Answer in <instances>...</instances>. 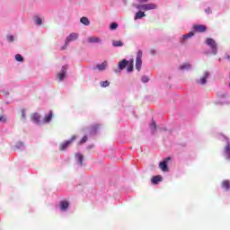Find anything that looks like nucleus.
<instances>
[{"instance_id":"obj_25","label":"nucleus","mask_w":230,"mask_h":230,"mask_svg":"<svg viewBox=\"0 0 230 230\" xmlns=\"http://www.w3.org/2000/svg\"><path fill=\"white\" fill-rule=\"evenodd\" d=\"M149 128H150L152 134H155V130H157V125L155 124V120H152Z\"/></svg>"},{"instance_id":"obj_10","label":"nucleus","mask_w":230,"mask_h":230,"mask_svg":"<svg viewBox=\"0 0 230 230\" xmlns=\"http://www.w3.org/2000/svg\"><path fill=\"white\" fill-rule=\"evenodd\" d=\"M75 159L78 165L84 166V155L80 153H76L75 155Z\"/></svg>"},{"instance_id":"obj_27","label":"nucleus","mask_w":230,"mask_h":230,"mask_svg":"<svg viewBox=\"0 0 230 230\" xmlns=\"http://www.w3.org/2000/svg\"><path fill=\"white\" fill-rule=\"evenodd\" d=\"M112 46H113V48H121V47H123V43L121 40H113Z\"/></svg>"},{"instance_id":"obj_43","label":"nucleus","mask_w":230,"mask_h":230,"mask_svg":"<svg viewBox=\"0 0 230 230\" xmlns=\"http://www.w3.org/2000/svg\"><path fill=\"white\" fill-rule=\"evenodd\" d=\"M226 60H230V56H226Z\"/></svg>"},{"instance_id":"obj_19","label":"nucleus","mask_w":230,"mask_h":230,"mask_svg":"<svg viewBox=\"0 0 230 230\" xmlns=\"http://www.w3.org/2000/svg\"><path fill=\"white\" fill-rule=\"evenodd\" d=\"M143 17H146L145 12L139 11L135 14L134 20L137 21V19H142Z\"/></svg>"},{"instance_id":"obj_22","label":"nucleus","mask_w":230,"mask_h":230,"mask_svg":"<svg viewBox=\"0 0 230 230\" xmlns=\"http://www.w3.org/2000/svg\"><path fill=\"white\" fill-rule=\"evenodd\" d=\"M52 119H53V111H50L49 113L47 116H45L44 123H49V121H51Z\"/></svg>"},{"instance_id":"obj_14","label":"nucleus","mask_w":230,"mask_h":230,"mask_svg":"<svg viewBox=\"0 0 230 230\" xmlns=\"http://www.w3.org/2000/svg\"><path fill=\"white\" fill-rule=\"evenodd\" d=\"M129 62L127 59H122L121 61L119 62V70L123 71L126 67H128Z\"/></svg>"},{"instance_id":"obj_5","label":"nucleus","mask_w":230,"mask_h":230,"mask_svg":"<svg viewBox=\"0 0 230 230\" xmlns=\"http://www.w3.org/2000/svg\"><path fill=\"white\" fill-rule=\"evenodd\" d=\"M137 10H145L146 12L148 10H155L157 5L155 4H137Z\"/></svg>"},{"instance_id":"obj_29","label":"nucleus","mask_w":230,"mask_h":230,"mask_svg":"<svg viewBox=\"0 0 230 230\" xmlns=\"http://www.w3.org/2000/svg\"><path fill=\"white\" fill-rule=\"evenodd\" d=\"M15 60H16L17 62H24V58H22V57L21 56V54H16V55H15Z\"/></svg>"},{"instance_id":"obj_32","label":"nucleus","mask_w":230,"mask_h":230,"mask_svg":"<svg viewBox=\"0 0 230 230\" xmlns=\"http://www.w3.org/2000/svg\"><path fill=\"white\" fill-rule=\"evenodd\" d=\"M117 29H118V23L112 22V23L110 25V30H117Z\"/></svg>"},{"instance_id":"obj_16","label":"nucleus","mask_w":230,"mask_h":230,"mask_svg":"<svg viewBox=\"0 0 230 230\" xmlns=\"http://www.w3.org/2000/svg\"><path fill=\"white\" fill-rule=\"evenodd\" d=\"M99 128H100V125H98V124L92 126L89 130L90 136H95V134L98 132Z\"/></svg>"},{"instance_id":"obj_17","label":"nucleus","mask_w":230,"mask_h":230,"mask_svg":"<svg viewBox=\"0 0 230 230\" xmlns=\"http://www.w3.org/2000/svg\"><path fill=\"white\" fill-rule=\"evenodd\" d=\"M59 208L61 211H67V208H69V202L67 201H61L59 203Z\"/></svg>"},{"instance_id":"obj_39","label":"nucleus","mask_w":230,"mask_h":230,"mask_svg":"<svg viewBox=\"0 0 230 230\" xmlns=\"http://www.w3.org/2000/svg\"><path fill=\"white\" fill-rule=\"evenodd\" d=\"M128 62L129 66H134V58H131Z\"/></svg>"},{"instance_id":"obj_6","label":"nucleus","mask_w":230,"mask_h":230,"mask_svg":"<svg viewBox=\"0 0 230 230\" xmlns=\"http://www.w3.org/2000/svg\"><path fill=\"white\" fill-rule=\"evenodd\" d=\"M75 139H76V136L74 135L69 140H66V141L63 142L62 144H60L59 150H61L62 152L64 150H67V148H69V146H71V145H73V142L75 141Z\"/></svg>"},{"instance_id":"obj_28","label":"nucleus","mask_w":230,"mask_h":230,"mask_svg":"<svg viewBox=\"0 0 230 230\" xmlns=\"http://www.w3.org/2000/svg\"><path fill=\"white\" fill-rule=\"evenodd\" d=\"M15 148L17 150H24V143L22 142H18L16 145H15Z\"/></svg>"},{"instance_id":"obj_7","label":"nucleus","mask_w":230,"mask_h":230,"mask_svg":"<svg viewBox=\"0 0 230 230\" xmlns=\"http://www.w3.org/2000/svg\"><path fill=\"white\" fill-rule=\"evenodd\" d=\"M226 145L225 146V149L223 151V155L225 159L227 161H230V143H229V138H226Z\"/></svg>"},{"instance_id":"obj_13","label":"nucleus","mask_w":230,"mask_h":230,"mask_svg":"<svg viewBox=\"0 0 230 230\" xmlns=\"http://www.w3.org/2000/svg\"><path fill=\"white\" fill-rule=\"evenodd\" d=\"M87 42H89V44H102V39L98 37H90L87 39Z\"/></svg>"},{"instance_id":"obj_18","label":"nucleus","mask_w":230,"mask_h":230,"mask_svg":"<svg viewBox=\"0 0 230 230\" xmlns=\"http://www.w3.org/2000/svg\"><path fill=\"white\" fill-rule=\"evenodd\" d=\"M161 181H163V176L161 175H157V176H154L151 180L152 184H159V182H161Z\"/></svg>"},{"instance_id":"obj_11","label":"nucleus","mask_w":230,"mask_h":230,"mask_svg":"<svg viewBox=\"0 0 230 230\" xmlns=\"http://www.w3.org/2000/svg\"><path fill=\"white\" fill-rule=\"evenodd\" d=\"M193 35H195V32L190 31L185 35H183L181 39H180V42L181 44H184V42H186V40H188V39H191V37H193Z\"/></svg>"},{"instance_id":"obj_44","label":"nucleus","mask_w":230,"mask_h":230,"mask_svg":"<svg viewBox=\"0 0 230 230\" xmlns=\"http://www.w3.org/2000/svg\"><path fill=\"white\" fill-rule=\"evenodd\" d=\"M88 148H93V146H88Z\"/></svg>"},{"instance_id":"obj_9","label":"nucleus","mask_w":230,"mask_h":230,"mask_svg":"<svg viewBox=\"0 0 230 230\" xmlns=\"http://www.w3.org/2000/svg\"><path fill=\"white\" fill-rule=\"evenodd\" d=\"M109 64L107 63V61H104L101 64H97L95 66H93V71H96V69H98V71H105V69H107Z\"/></svg>"},{"instance_id":"obj_30","label":"nucleus","mask_w":230,"mask_h":230,"mask_svg":"<svg viewBox=\"0 0 230 230\" xmlns=\"http://www.w3.org/2000/svg\"><path fill=\"white\" fill-rule=\"evenodd\" d=\"M109 85H111V82L109 81L101 82V87H109Z\"/></svg>"},{"instance_id":"obj_36","label":"nucleus","mask_w":230,"mask_h":230,"mask_svg":"<svg viewBox=\"0 0 230 230\" xmlns=\"http://www.w3.org/2000/svg\"><path fill=\"white\" fill-rule=\"evenodd\" d=\"M22 119L26 121V111L25 110H22Z\"/></svg>"},{"instance_id":"obj_35","label":"nucleus","mask_w":230,"mask_h":230,"mask_svg":"<svg viewBox=\"0 0 230 230\" xmlns=\"http://www.w3.org/2000/svg\"><path fill=\"white\" fill-rule=\"evenodd\" d=\"M79 143L80 145H84V143H87V136H84Z\"/></svg>"},{"instance_id":"obj_38","label":"nucleus","mask_w":230,"mask_h":230,"mask_svg":"<svg viewBox=\"0 0 230 230\" xmlns=\"http://www.w3.org/2000/svg\"><path fill=\"white\" fill-rule=\"evenodd\" d=\"M205 13L208 14L211 13V8L208 7L207 9H205Z\"/></svg>"},{"instance_id":"obj_37","label":"nucleus","mask_w":230,"mask_h":230,"mask_svg":"<svg viewBox=\"0 0 230 230\" xmlns=\"http://www.w3.org/2000/svg\"><path fill=\"white\" fill-rule=\"evenodd\" d=\"M0 123H6V116L0 117Z\"/></svg>"},{"instance_id":"obj_31","label":"nucleus","mask_w":230,"mask_h":230,"mask_svg":"<svg viewBox=\"0 0 230 230\" xmlns=\"http://www.w3.org/2000/svg\"><path fill=\"white\" fill-rule=\"evenodd\" d=\"M141 80H142L143 84H148V82L150 81V79L146 75H143Z\"/></svg>"},{"instance_id":"obj_23","label":"nucleus","mask_w":230,"mask_h":230,"mask_svg":"<svg viewBox=\"0 0 230 230\" xmlns=\"http://www.w3.org/2000/svg\"><path fill=\"white\" fill-rule=\"evenodd\" d=\"M33 21L36 26H42V18L40 16H34Z\"/></svg>"},{"instance_id":"obj_24","label":"nucleus","mask_w":230,"mask_h":230,"mask_svg":"<svg viewBox=\"0 0 230 230\" xmlns=\"http://www.w3.org/2000/svg\"><path fill=\"white\" fill-rule=\"evenodd\" d=\"M80 22H82V24H84V26H89V24H91V21H89V18L85 16L80 19Z\"/></svg>"},{"instance_id":"obj_26","label":"nucleus","mask_w":230,"mask_h":230,"mask_svg":"<svg viewBox=\"0 0 230 230\" xmlns=\"http://www.w3.org/2000/svg\"><path fill=\"white\" fill-rule=\"evenodd\" d=\"M181 71H190L191 69V65L190 64H183L180 66Z\"/></svg>"},{"instance_id":"obj_34","label":"nucleus","mask_w":230,"mask_h":230,"mask_svg":"<svg viewBox=\"0 0 230 230\" xmlns=\"http://www.w3.org/2000/svg\"><path fill=\"white\" fill-rule=\"evenodd\" d=\"M7 40L8 42H13V40H15V38L13 37V35H7Z\"/></svg>"},{"instance_id":"obj_1","label":"nucleus","mask_w":230,"mask_h":230,"mask_svg":"<svg viewBox=\"0 0 230 230\" xmlns=\"http://www.w3.org/2000/svg\"><path fill=\"white\" fill-rule=\"evenodd\" d=\"M206 44H207V46H209L212 55H217V53H218V47H217V41H215V40H213L211 38H208L206 40Z\"/></svg>"},{"instance_id":"obj_4","label":"nucleus","mask_w":230,"mask_h":230,"mask_svg":"<svg viewBox=\"0 0 230 230\" xmlns=\"http://www.w3.org/2000/svg\"><path fill=\"white\" fill-rule=\"evenodd\" d=\"M67 76V65L61 67L60 72L57 74L58 82H64V79Z\"/></svg>"},{"instance_id":"obj_15","label":"nucleus","mask_w":230,"mask_h":230,"mask_svg":"<svg viewBox=\"0 0 230 230\" xmlns=\"http://www.w3.org/2000/svg\"><path fill=\"white\" fill-rule=\"evenodd\" d=\"M193 30L196 31L198 33H204L207 28L206 25H194Z\"/></svg>"},{"instance_id":"obj_41","label":"nucleus","mask_w":230,"mask_h":230,"mask_svg":"<svg viewBox=\"0 0 230 230\" xmlns=\"http://www.w3.org/2000/svg\"><path fill=\"white\" fill-rule=\"evenodd\" d=\"M139 3H148V0H137Z\"/></svg>"},{"instance_id":"obj_3","label":"nucleus","mask_w":230,"mask_h":230,"mask_svg":"<svg viewBox=\"0 0 230 230\" xmlns=\"http://www.w3.org/2000/svg\"><path fill=\"white\" fill-rule=\"evenodd\" d=\"M77 39H78V33L76 32L70 33L65 40V46L62 47L61 49H66V48L69 46V42H75V40H77Z\"/></svg>"},{"instance_id":"obj_33","label":"nucleus","mask_w":230,"mask_h":230,"mask_svg":"<svg viewBox=\"0 0 230 230\" xmlns=\"http://www.w3.org/2000/svg\"><path fill=\"white\" fill-rule=\"evenodd\" d=\"M127 71L128 73H132L134 71V65H128Z\"/></svg>"},{"instance_id":"obj_21","label":"nucleus","mask_w":230,"mask_h":230,"mask_svg":"<svg viewBox=\"0 0 230 230\" xmlns=\"http://www.w3.org/2000/svg\"><path fill=\"white\" fill-rule=\"evenodd\" d=\"M222 188L226 190V191H229L230 190V181L229 180H226L222 182Z\"/></svg>"},{"instance_id":"obj_42","label":"nucleus","mask_w":230,"mask_h":230,"mask_svg":"<svg viewBox=\"0 0 230 230\" xmlns=\"http://www.w3.org/2000/svg\"><path fill=\"white\" fill-rule=\"evenodd\" d=\"M160 130L164 131V130H166V128H160Z\"/></svg>"},{"instance_id":"obj_12","label":"nucleus","mask_w":230,"mask_h":230,"mask_svg":"<svg viewBox=\"0 0 230 230\" xmlns=\"http://www.w3.org/2000/svg\"><path fill=\"white\" fill-rule=\"evenodd\" d=\"M168 161H170V158H167L159 164L162 172H168Z\"/></svg>"},{"instance_id":"obj_40","label":"nucleus","mask_w":230,"mask_h":230,"mask_svg":"<svg viewBox=\"0 0 230 230\" xmlns=\"http://www.w3.org/2000/svg\"><path fill=\"white\" fill-rule=\"evenodd\" d=\"M150 53H151V55H155V49H151Z\"/></svg>"},{"instance_id":"obj_20","label":"nucleus","mask_w":230,"mask_h":230,"mask_svg":"<svg viewBox=\"0 0 230 230\" xmlns=\"http://www.w3.org/2000/svg\"><path fill=\"white\" fill-rule=\"evenodd\" d=\"M31 120L34 122V123H40V115H39V113H34L32 116H31Z\"/></svg>"},{"instance_id":"obj_8","label":"nucleus","mask_w":230,"mask_h":230,"mask_svg":"<svg viewBox=\"0 0 230 230\" xmlns=\"http://www.w3.org/2000/svg\"><path fill=\"white\" fill-rule=\"evenodd\" d=\"M208 78H209V72L206 71L203 74V76L199 78V80L197 81V84H199L200 85H206L208 84Z\"/></svg>"},{"instance_id":"obj_2","label":"nucleus","mask_w":230,"mask_h":230,"mask_svg":"<svg viewBox=\"0 0 230 230\" xmlns=\"http://www.w3.org/2000/svg\"><path fill=\"white\" fill-rule=\"evenodd\" d=\"M143 66V51L138 50L136 57V64L135 67L137 71H141V67Z\"/></svg>"}]
</instances>
